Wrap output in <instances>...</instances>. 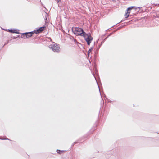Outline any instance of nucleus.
<instances>
[{"label": "nucleus", "mask_w": 159, "mask_h": 159, "mask_svg": "<svg viewBox=\"0 0 159 159\" xmlns=\"http://www.w3.org/2000/svg\"><path fill=\"white\" fill-rule=\"evenodd\" d=\"M6 31H8L12 33H16V34H19V30L16 29H8V30H5Z\"/></svg>", "instance_id": "obj_5"}, {"label": "nucleus", "mask_w": 159, "mask_h": 159, "mask_svg": "<svg viewBox=\"0 0 159 159\" xmlns=\"http://www.w3.org/2000/svg\"><path fill=\"white\" fill-rule=\"evenodd\" d=\"M5 139V140H10V139H9L8 138H6L5 139Z\"/></svg>", "instance_id": "obj_17"}, {"label": "nucleus", "mask_w": 159, "mask_h": 159, "mask_svg": "<svg viewBox=\"0 0 159 159\" xmlns=\"http://www.w3.org/2000/svg\"><path fill=\"white\" fill-rule=\"evenodd\" d=\"M93 70H94L95 74L98 77V78H99V77L98 74V72L97 70V68L95 66V64H94V67H93Z\"/></svg>", "instance_id": "obj_8"}, {"label": "nucleus", "mask_w": 159, "mask_h": 159, "mask_svg": "<svg viewBox=\"0 0 159 159\" xmlns=\"http://www.w3.org/2000/svg\"><path fill=\"white\" fill-rule=\"evenodd\" d=\"M49 48L54 52H59L60 51L58 45L54 42L49 46Z\"/></svg>", "instance_id": "obj_2"}, {"label": "nucleus", "mask_w": 159, "mask_h": 159, "mask_svg": "<svg viewBox=\"0 0 159 159\" xmlns=\"http://www.w3.org/2000/svg\"><path fill=\"white\" fill-rule=\"evenodd\" d=\"M106 99L108 100V102H111V101H110L107 98H106Z\"/></svg>", "instance_id": "obj_13"}, {"label": "nucleus", "mask_w": 159, "mask_h": 159, "mask_svg": "<svg viewBox=\"0 0 159 159\" xmlns=\"http://www.w3.org/2000/svg\"><path fill=\"white\" fill-rule=\"evenodd\" d=\"M45 28V26H43V27H40L38 29L34 30V33L36 34L40 33L44 30Z\"/></svg>", "instance_id": "obj_4"}, {"label": "nucleus", "mask_w": 159, "mask_h": 159, "mask_svg": "<svg viewBox=\"0 0 159 159\" xmlns=\"http://www.w3.org/2000/svg\"><path fill=\"white\" fill-rule=\"evenodd\" d=\"M93 48H92L90 49L88 51V54H89V53H90L92 51Z\"/></svg>", "instance_id": "obj_11"}, {"label": "nucleus", "mask_w": 159, "mask_h": 159, "mask_svg": "<svg viewBox=\"0 0 159 159\" xmlns=\"http://www.w3.org/2000/svg\"><path fill=\"white\" fill-rule=\"evenodd\" d=\"M0 139L3 140H5V139L4 138H0Z\"/></svg>", "instance_id": "obj_15"}, {"label": "nucleus", "mask_w": 159, "mask_h": 159, "mask_svg": "<svg viewBox=\"0 0 159 159\" xmlns=\"http://www.w3.org/2000/svg\"><path fill=\"white\" fill-rule=\"evenodd\" d=\"M55 1L57 2V3L59 2L61 0H55Z\"/></svg>", "instance_id": "obj_12"}, {"label": "nucleus", "mask_w": 159, "mask_h": 159, "mask_svg": "<svg viewBox=\"0 0 159 159\" xmlns=\"http://www.w3.org/2000/svg\"><path fill=\"white\" fill-rule=\"evenodd\" d=\"M57 152L59 154H62L61 150L59 149H57L56 150Z\"/></svg>", "instance_id": "obj_10"}, {"label": "nucleus", "mask_w": 159, "mask_h": 159, "mask_svg": "<svg viewBox=\"0 0 159 159\" xmlns=\"http://www.w3.org/2000/svg\"><path fill=\"white\" fill-rule=\"evenodd\" d=\"M72 30L74 34L76 35L83 36L89 45H90L93 38L89 34H86L84 32L82 29L80 28L73 27Z\"/></svg>", "instance_id": "obj_1"}, {"label": "nucleus", "mask_w": 159, "mask_h": 159, "mask_svg": "<svg viewBox=\"0 0 159 159\" xmlns=\"http://www.w3.org/2000/svg\"><path fill=\"white\" fill-rule=\"evenodd\" d=\"M133 8V7H129V8H128L127 10V12H126L125 14V15H124V16L125 17V18H127L129 16V14L130 13V12L129 11L132 8Z\"/></svg>", "instance_id": "obj_6"}, {"label": "nucleus", "mask_w": 159, "mask_h": 159, "mask_svg": "<svg viewBox=\"0 0 159 159\" xmlns=\"http://www.w3.org/2000/svg\"><path fill=\"white\" fill-rule=\"evenodd\" d=\"M74 144L73 143L72 144L71 146V147H73V146H74Z\"/></svg>", "instance_id": "obj_16"}, {"label": "nucleus", "mask_w": 159, "mask_h": 159, "mask_svg": "<svg viewBox=\"0 0 159 159\" xmlns=\"http://www.w3.org/2000/svg\"><path fill=\"white\" fill-rule=\"evenodd\" d=\"M77 143V142H74V143H73L74 144H76V143Z\"/></svg>", "instance_id": "obj_18"}, {"label": "nucleus", "mask_w": 159, "mask_h": 159, "mask_svg": "<svg viewBox=\"0 0 159 159\" xmlns=\"http://www.w3.org/2000/svg\"><path fill=\"white\" fill-rule=\"evenodd\" d=\"M34 33V32H32L28 33H22V35L25 34V36H24L23 37H22V38H24L25 39L26 38H27L30 37H31L32 35Z\"/></svg>", "instance_id": "obj_3"}, {"label": "nucleus", "mask_w": 159, "mask_h": 159, "mask_svg": "<svg viewBox=\"0 0 159 159\" xmlns=\"http://www.w3.org/2000/svg\"><path fill=\"white\" fill-rule=\"evenodd\" d=\"M93 60H83L84 62L85 61H86L87 63L85 66L86 65H88V66H91V62Z\"/></svg>", "instance_id": "obj_9"}, {"label": "nucleus", "mask_w": 159, "mask_h": 159, "mask_svg": "<svg viewBox=\"0 0 159 159\" xmlns=\"http://www.w3.org/2000/svg\"><path fill=\"white\" fill-rule=\"evenodd\" d=\"M62 151V153H64L66 152V151L65 150H61Z\"/></svg>", "instance_id": "obj_14"}, {"label": "nucleus", "mask_w": 159, "mask_h": 159, "mask_svg": "<svg viewBox=\"0 0 159 159\" xmlns=\"http://www.w3.org/2000/svg\"><path fill=\"white\" fill-rule=\"evenodd\" d=\"M90 69V70H91V73H92V75H93V76L94 77V78H95V80H96V82H97V84L98 86V88H99V92H100V95H101V92H100V87H99V85H98V82H97V80H96V77H95V74H94V72H93V70H92V69Z\"/></svg>", "instance_id": "obj_7"}]
</instances>
